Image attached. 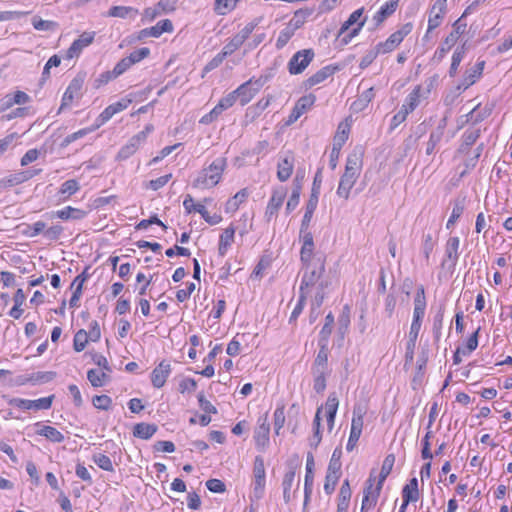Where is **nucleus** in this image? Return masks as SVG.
Returning a JSON list of instances; mask_svg holds the SVG:
<instances>
[{"instance_id":"14","label":"nucleus","mask_w":512,"mask_h":512,"mask_svg":"<svg viewBox=\"0 0 512 512\" xmlns=\"http://www.w3.org/2000/svg\"><path fill=\"white\" fill-rule=\"evenodd\" d=\"M412 29L411 24L404 25L401 29L392 33L385 42L377 44L378 52L385 54L394 50Z\"/></svg>"},{"instance_id":"45","label":"nucleus","mask_w":512,"mask_h":512,"mask_svg":"<svg viewBox=\"0 0 512 512\" xmlns=\"http://www.w3.org/2000/svg\"><path fill=\"white\" fill-rule=\"evenodd\" d=\"M295 481V471L289 470L285 473L283 481H282V487H283V499L285 503L290 502L291 500V490L294 485Z\"/></svg>"},{"instance_id":"36","label":"nucleus","mask_w":512,"mask_h":512,"mask_svg":"<svg viewBox=\"0 0 512 512\" xmlns=\"http://www.w3.org/2000/svg\"><path fill=\"white\" fill-rule=\"evenodd\" d=\"M312 14V10L310 9H300L294 13V16L291 18L287 26L296 32L299 28H301L306 19Z\"/></svg>"},{"instance_id":"61","label":"nucleus","mask_w":512,"mask_h":512,"mask_svg":"<svg viewBox=\"0 0 512 512\" xmlns=\"http://www.w3.org/2000/svg\"><path fill=\"white\" fill-rule=\"evenodd\" d=\"M274 418V429L277 435L280 434V430L285 424V409L283 406L277 407L273 414Z\"/></svg>"},{"instance_id":"47","label":"nucleus","mask_w":512,"mask_h":512,"mask_svg":"<svg viewBox=\"0 0 512 512\" xmlns=\"http://www.w3.org/2000/svg\"><path fill=\"white\" fill-rule=\"evenodd\" d=\"M314 456L311 452L307 454L306 474L304 479V488L313 489L314 483Z\"/></svg>"},{"instance_id":"35","label":"nucleus","mask_w":512,"mask_h":512,"mask_svg":"<svg viewBox=\"0 0 512 512\" xmlns=\"http://www.w3.org/2000/svg\"><path fill=\"white\" fill-rule=\"evenodd\" d=\"M395 463V456L394 454H388L385 459L383 460L381 470L379 475L376 477V482L379 484V486H383L386 478L389 476V474L392 471V468Z\"/></svg>"},{"instance_id":"21","label":"nucleus","mask_w":512,"mask_h":512,"mask_svg":"<svg viewBox=\"0 0 512 512\" xmlns=\"http://www.w3.org/2000/svg\"><path fill=\"white\" fill-rule=\"evenodd\" d=\"M460 239L457 236L450 237L445 246V259L443 265L454 268L459 258Z\"/></svg>"},{"instance_id":"5","label":"nucleus","mask_w":512,"mask_h":512,"mask_svg":"<svg viewBox=\"0 0 512 512\" xmlns=\"http://www.w3.org/2000/svg\"><path fill=\"white\" fill-rule=\"evenodd\" d=\"M267 76H260L259 78H251L245 83L241 84L237 89L231 92L234 95L235 101L239 99L242 106L248 104L253 97L260 91V89L267 82Z\"/></svg>"},{"instance_id":"6","label":"nucleus","mask_w":512,"mask_h":512,"mask_svg":"<svg viewBox=\"0 0 512 512\" xmlns=\"http://www.w3.org/2000/svg\"><path fill=\"white\" fill-rule=\"evenodd\" d=\"M154 131L153 124H147L144 129L134 136L120 148L117 153L118 160H126L136 153V151L146 142L148 136Z\"/></svg>"},{"instance_id":"31","label":"nucleus","mask_w":512,"mask_h":512,"mask_svg":"<svg viewBox=\"0 0 512 512\" xmlns=\"http://www.w3.org/2000/svg\"><path fill=\"white\" fill-rule=\"evenodd\" d=\"M422 97V87L417 85L406 97L405 103L402 108L406 109L407 112L411 113L420 104V98Z\"/></svg>"},{"instance_id":"3","label":"nucleus","mask_w":512,"mask_h":512,"mask_svg":"<svg viewBox=\"0 0 512 512\" xmlns=\"http://www.w3.org/2000/svg\"><path fill=\"white\" fill-rule=\"evenodd\" d=\"M226 166V158H216L208 167L203 168L197 174L193 181V187L199 189H211L215 187L221 181Z\"/></svg>"},{"instance_id":"13","label":"nucleus","mask_w":512,"mask_h":512,"mask_svg":"<svg viewBox=\"0 0 512 512\" xmlns=\"http://www.w3.org/2000/svg\"><path fill=\"white\" fill-rule=\"evenodd\" d=\"M96 33L94 31H85L79 38L74 40L70 47L67 49L64 58L71 60L79 57L82 51L93 43Z\"/></svg>"},{"instance_id":"18","label":"nucleus","mask_w":512,"mask_h":512,"mask_svg":"<svg viewBox=\"0 0 512 512\" xmlns=\"http://www.w3.org/2000/svg\"><path fill=\"white\" fill-rule=\"evenodd\" d=\"M294 169V155L291 152H285L279 157L277 164V178L281 182L287 181Z\"/></svg>"},{"instance_id":"49","label":"nucleus","mask_w":512,"mask_h":512,"mask_svg":"<svg viewBox=\"0 0 512 512\" xmlns=\"http://www.w3.org/2000/svg\"><path fill=\"white\" fill-rule=\"evenodd\" d=\"M234 95L229 93L225 97L221 98L218 104L211 110V114L218 117L223 111L232 107L235 104Z\"/></svg>"},{"instance_id":"9","label":"nucleus","mask_w":512,"mask_h":512,"mask_svg":"<svg viewBox=\"0 0 512 512\" xmlns=\"http://www.w3.org/2000/svg\"><path fill=\"white\" fill-rule=\"evenodd\" d=\"M314 51L312 49H303L297 51L288 62V71L291 75L302 73L314 59Z\"/></svg>"},{"instance_id":"11","label":"nucleus","mask_w":512,"mask_h":512,"mask_svg":"<svg viewBox=\"0 0 512 512\" xmlns=\"http://www.w3.org/2000/svg\"><path fill=\"white\" fill-rule=\"evenodd\" d=\"M54 395L42 397L36 400L13 398L10 400V405L22 410H48L53 403Z\"/></svg>"},{"instance_id":"8","label":"nucleus","mask_w":512,"mask_h":512,"mask_svg":"<svg viewBox=\"0 0 512 512\" xmlns=\"http://www.w3.org/2000/svg\"><path fill=\"white\" fill-rule=\"evenodd\" d=\"M467 24L462 21V17L456 20L452 25L451 33L444 39L442 45L434 53V59L441 61L447 52L456 44L458 38L465 32Z\"/></svg>"},{"instance_id":"19","label":"nucleus","mask_w":512,"mask_h":512,"mask_svg":"<svg viewBox=\"0 0 512 512\" xmlns=\"http://www.w3.org/2000/svg\"><path fill=\"white\" fill-rule=\"evenodd\" d=\"M315 101L316 97L313 94H308L298 99L289 116V122H295L298 120L304 113L312 108Z\"/></svg>"},{"instance_id":"51","label":"nucleus","mask_w":512,"mask_h":512,"mask_svg":"<svg viewBox=\"0 0 512 512\" xmlns=\"http://www.w3.org/2000/svg\"><path fill=\"white\" fill-rule=\"evenodd\" d=\"M341 456L342 449L340 447L335 448L329 461L328 472L341 474Z\"/></svg>"},{"instance_id":"63","label":"nucleus","mask_w":512,"mask_h":512,"mask_svg":"<svg viewBox=\"0 0 512 512\" xmlns=\"http://www.w3.org/2000/svg\"><path fill=\"white\" fill-rule=\"evenodd\" d=\"M339 478L340 475L327 471L324 483V491L326 494L330 495L334 492Z\"/></svg>"},{"instance_id":"2","label":"nucleus","mask_w":512,"mask_h":512,"mask_svg":"<svg viewBox=\"0 0 512 512\" xmlns=\"http://www.w3.org/2000/svg\"><path fill=\"white\" fill-rule=\"evenodd\" d=\"M362 170V159L358 153H351L348 155L345 165V171L340 178L337 188V195L340 198L347 200L350 196V191L355 185Z\"/></svg>"},{"instance_id":"56","label":"nucleus","mask_w":512,"mask_h":512,"mask_svg":"<svg viewBox=\"0 0 512 512\" xmlns=\"http://www.w3.org/2000/svg\"><path fill=\"white\" fill-rule=\"evenodd\" d=\"M338 406H339V400H338L336 393H330L324 406H321L320 408H322V412L323 411L325 412V415H329V414L336 415Z\"/></svg>"},{"instance_id":"7","label":"nucleus","mask_w":512,"mask_h":512,"mask_svg":"<svg viewBox=\"0 0 512 512\" xmlns=\"http://www.w3.org/2000/svg\"><path fill=\"white\" fill-rule=\"evenodd\" d=\"M376 482L375 470L370 472L363 490V499L360 512H369L375 508L383 486Z\"/></svg>"},{"instance_id":"48","label":"nucleus","mask_w":512,"mask_h":512,"mask_svg":"<svg viewBox=\"0 0 512 512\" xmlns=\"http://www.w3.org/2000/svg\"><path fill=\"white\" fill-rule=\"evenodd\" d=\"M33 28L37 31H50L53 32L57 30L58 23L51 20H43L38 16H34L32 18Z\"/></svg>"},{"instance_id":"43","label":"nucleus","mask_w":512,"mask_h":512,"mask_svg":"<svg viewBox=\"0 0 512 512\" xmlns=\"http://www.w3.org/2000/svg\"><path fill=\"white\" fill-rule=\"evenodd\" d=\"M26 175H22L21 171H17L11 173L0 179V189H7L13 186L20 185L24 183V177Z\"/></svg>"},{"instance_id":"41","label":"nucleus","mask_w":512,"mask_h":512,"mask_svg":"<svg viewBox=\"0 0 512 512\" xmlns=\"http://www.w3.org/2000/svg\"><path fill=\"white\" fill-rule=\"evenodd\" d=\"M485 62L481 61L478 62L472 67L470 70L466 72V75L464 77L463 85L467 88L470 85L474 84L476 79H478L484 69Z\"/></svg>"},{"instance_id":"34","label":"nucleus","mask_w":512,"mask_h":512,"mask_svg":"<svg viewBox=\"0 0 512 512\" xmlns=\"http://www.w3.org/2000/svg\"><path fill=\"white\" fill-rule=\"evenodd\" d=\"M418 498V480L414 477L403 487L402 499H406V502H416Z\"/></svg>"},{"instance_id":"64","label":"nucleus","mask_w":512,"mask_h":512,"mask_svg":"<svg viewBox=\"0 0 512 512\" xmlns=\"http://www.w3.org/2000/svg\"><path fill=\"white\" fill-rule=\"evenodd\" d=\"M243 45V42L234 35L223 47L222 52L226 54V56H230L235 51H237L241 46Z\"/></svg>"},{"instance_id":"58","label":"nucleus","mask_w":512,"mask_h":512,"mask_svg":"<svg viewBox=\"0 0 512 512\" xmlns=\"http://www.w3.org/2000/svg\"><path fill=\"white\" fill-rule=\"evenodd\" d=\"M295 32L290 29L287 25L279 32L276 40V48L282 49L286 46L289 40L294 36Z\"/></svg>"},{"instance_id":"59","label":"nucleus","mask_w":512,"mask_h":512,"mask_svg":"<svg viewBox=\"0 0 512 512\" xmlns=\"http://www.w3.org/2000/svg\"><path fill=\"white\" fill-rule=\"evenodd\" d=\"M261 22V18H257L249 23H247L244 28L240 30L239 33L236 34V36L244 43L249 36L252 34L254 29L258 26V24Z\"/></svg>"},{"instance_id":"39","label":"nucleus","mask_w":512,"mask_h":512,"mask_svg":"<svg viewBox=\"0 0 512 512\" xmlns=\"http://www.w3.org/2000/svg\"><path fill=\"white\" fill-rule=\"evenodd\" d=\"M87 379L93 387H102L108 382L109 375L102 370L90 369L87 372Z\"/></svg>"},{"instance_id":"17","label":"nucleus","mask_w":512,"mask_h":512,"mask_svg":"<svg viewBox=\"0 0 512 512\" xmlns=\"http://www.w3.org/2000/svg\"><path fill=\"white\" fill-rule=\"evenodd\" d=\"M447 10V0H436L430 9L427 34L439 27Z\"/></svg>"},{"instance_id":"38","label":"nucleus","mask_w":512,"mask_h":512,"mask_svg":"<svg viewBox=\"0 0 512 512\" xmlns=\"http://www.w3.org/2000/svg\"><path fill=\"white\" fill-rule=\"evenodd\" d=\"M426 297L425 289L423 285L418 286L415 297H414V309L413 314L425 315L426 310Z\"/></svg>"},{"instance_id":"20","label":"nucleus","mask_w":512,"mask_h":512,"mask_svg":"<svg viewBox=\"0 0 512 512\" xmlns=\"http://www.w3.org/2000/svg\"><path fill=\"white\" fill-rule=\"evenodd\" d=\"M481 136V129L480 128H468L464 131V133L461 136V142L458 147L457 153L458 154H468L469 149L477 142V140Z\"/></svg>"},{"instance_id":"12","label":"nucleus","mask_w":512,"mask_h":512,"mask_svg":"<svg viewBox=\"0 0 512 512\" xmlns=\"http://www.w3.org/2000/svg\"><path fill=\"white\" fill-rule=\"evenodd\" d=\"M363 415L364 412L361 408H354L353 417L351 421L350 435L346 445V450L351 452L357 445L358 440L362 434L363 429Z\"/></svg>"},{"instance_id":"29","label":"nucleus","mask_w":512,"mask_h":512,"mask_svg":"<svg viewBox=\"0 0 512 512\" xmlns=\"http://www.w3.org/2000/svg\"><path fill=\"white\" fill-rule=\"evenodd\" d=\"M249 191L247 188H243L238 191L233 197L227 200L225 204V212L233 214L235 213L241 204L246 202L249 197Z\"/></svg>"},{"instance_id":"27","label":"nucleus","mask_w":512,"mask_h":512,"mask_svg":"<svg viewBox=\"0 0 512 512\" xmlns=\"http://www.w3.org/2000/svg\"><path fill=\"white\" fill-rule=\"evenodd\" d=\"M270 424L267 421V417L263 419L262 423H259L254 433L255 445L258 449H264L269 443Z\"/></svg>"},{"instance_id":"60","label":"nucleus","mask_w":512,"mask_h":512,"mask_svg":"<svg viewBox=\"0 0 512 512\" xmlns=\"http://www.w3.org/2000/svg\"><path fill=\"white\" fill-rule=\"evenodd\" d=\"M314 375L313 388L317 393H322L326 388V371H312Z\"/></svg>"},{"instance_id":"44","label":"nucleus","mask_w":512,"mask_h":512,"mask_svg":"<svg viewBox=\"0 0 512 512\" xmlns=\"http://www.w3.org/2000/svg\"><path fill=\"white\" fill-rule=\"evenodd\" d=\"M239 0H215L214 11L217 15H227L236 8Z\"/></svg>"},{"instance_id":"52","label":"nucleus","mask_w":512,"mask_h":512,"mask_svg":"<svg viewBox=\"0 0 512 512\" xmlns=\"http://www.w3.org/2000/svg\"><path fill=\"white\" fill-rule=\"evenodd\" d=\"M131 13L136 15L138 10L130 6H112L108 11V16L125 19Z\"/></svg>"},{"instance_id":"4","label":"nucleus","mask_w":512,"mask_h":512,"mask_svg":"<svg viewBox=\"0 0 512 512\" xmlns=\"http://www.w3.org/2000/svg\"><path fill=\"white\" fill-rule=\"evenodd\" d=\"M364 8L361 7L350 14L348 19L342 24L338 37L341 38V43L347 45L354 37H356L365 25L366 17H363Z\"/></svg>"},{"instance_id":"46","label":"nucleus","mask_w":512,"mask_h":512,"mask_svg":"<svg viewBox=\"0 0 512 512\" xmlns=\"http://www.w3.org/2000/svg\"><path fill=\"white\" fill-rule=\"evenodd\" d=\"M328 364V350L325 345H322L315 358L312 371H327Z\"/></svg>"},{"instance_id":"37","label":"nucleus","mask_w":512,"mask_h":512,"mask_svg":"<svg viewBox=\"0 0 512 512\" xmlns=\"http://www.w3.org/2000/svg\"><path fill=\"white\" fill-rule=\"evenodd\" d=\"M321 413L322 408H318L315 414V418L313 420V430L314 433L312 437L309 439V446L312 449H316L322 440L321 432H320V421H321Z\"/></svg>"},{"instance_id":"30","label":"nucleus","mask_w":512,"mask_h":512,"mask_svg":"<svg viewBox=\"0 0 512 512\" xmlns=\"http://www.w3.org/2000/svg\"><path fill=\"white\" fill-rule=\"evenodd\" d=\"M399 0H389L384 3L373 16L376 25H380L387 17L392 15L398 6Z\"/></svg>"},{"instance_id":"22","label":"nucleus","mask_w":512,"mask_h":512,"mask_svg":"<svg viewBox=\"0 0 512 512\" xmlns=\"http://www.w3.org/2000/svg\"><path fill=\"white\" fill-rule=\"evenodd\" d=\"M171 373V365L167 361H161L151 373V382L155 388L164 386Z\"/></svg>"},{"instance_id":"24","label":"nucleus","mask_w":512,"mask_h":512,"mask_svg":"<svg viewBox=\"0 0 512 512\" xmlns=\"http://www.w3.org/2000/svg\"><path fill=\"white\" fill-rule=\"evenodd\" d=\"M336 70L337 67H333L331 65L322 67L320 70L315 72L313 75H311L304 81L305 89H311L312 87L324 82L329 77H332Z\"/></svg>"},{"instance_id":"50","label":"nucleus","mask_w":512,"mask_h":512,"mask_svg":"<svg viewBox=\"0 0 512 512\" xmlns=\"http://www.w3.org/2000/svg\"><path fill=\"white\" fill-rule=\"evenodd\" d=\"M465 209L464 200L457 199L454 201L451 215L446 223V228L450 229L456 221L461 217Z\"/></svg>"},{"instance_id":"25","label":"nucleus","mask_w":512,"mask_h":512,"mask_svg":"<svg viewBox=\"0 0 512 512\" xmlns=\"http://www.w3.org/2000/svg\"><path fill=\"white\" fill-rule=\"evenodd\" d=\"M36 434L45 437L53 443H61L64 441V435L53 426L44 425L42 422L34 424Z\"/></svg>"},{"instance_id":"54","label":"nucleus","mask_w":512,"mask_h":512,"mask_svg":"<svg viewBox=\"0 0 512 512\" xmlns=\"http://www.w3.org/2000/svg\"><path fill=\"white\" fill-rule=\"evenodd\" d=\"M465 56L464 46L457 47L452 55L451 66L449 69V75L454 77L457 73L458 67Z\"/></svg>"},{"instance_id":"42","label":"nucleus","mask_w":512,"mask_h":512,"mask_svg":"<svg viewBox=\"0 0 512 512\" xmlns=\"http://www.w3.org/2000/svg\"><path fill=\"white\" fill-rule=\"evenodd\" d=\"M150 37L158 38L165 32L173 31V24L169 19L160 20L156 25L149 27Z\"/></svg>"},{"instance_id":"1","label":"nucleus","mask_w":512,"mask_h":512,"mask_svg":"<svg viewBox=\"0 0 512 512\" xmlns=\"http://www.w3.org/2000/svg\"><path fill=\"white\" fill-rule=\"evenodd\" d=\"M324 272L325 259L323 257L315 259V263L302 265L299 294L308 297L314 292L312 298V312L321 307L325 298L324 290L328 286V281L323 278Z\"/></svg>"},{"instance_id":"26","label":"nucleus","mask_w":512,"mask_h":512,"mask_svg":"<svg viewBox=\"0 0 512 512\" xmlns=\"http://www.w3.org/2000/svg\"><path fill=\"white\" fill-rule=\"evenodd\" d=\"M86 215H87V212L82 209L75 208L72 206H66L63 209L52 212L51 218H59L61 220H65V221L81 220V219H84L86 217Z\"/></svg>"},{"instance_id":"32","label":"nucleus","mask_w":512,"mask_h":512,"mask_svg":"<svg viewBox=\"0 0 512 512\" xmlns=\"http://www.w3.org/2000/svg\"><path fill=\"white\" fill-rule=\"evenodd\" d=\"M157 431V426L155 424L149 423H138L134 426L133 435L140 439H150Z\"/></svg>"},{"instance_id":"16","label":"nucleus","mask_w":512,"mask_h":512,"mask_svg":"<svg viewBox=\"0 0 512 512\" xmlns=\"http://www.w3.org/2000/svg\"><path fill=\"white\" fill-rule=\"evenodd\" d=\"M286 195L287 190L283 186L277 187L273 190L272 196L265 210V218L267 221H271V219L277 215L279 209L283 205Z\"/></svg>"},{"instance_id":"55","label":"nucleus","mask_w":512,"mask_h":512,"mask_svg":"<svg viewBox=\"0 0 512 512\" xmlns=\"http://www.w3.org/2000/svg\"><path fill=\"white\" fill-rule=\"evenodd\" d=\"M93 462L102 470L112 472L114 471V466L111 459L102 453H95L92 456Z\"/></svg>"},{"instance_id":"23","label":"nucleus","mask_w":512,"mask_h":512,"mask_svg":"<svg viewBox=\"0 0 512 512\" xmlns=\"http://www.w3.org/2000/svg\"><path fill=\"white\" fill-rule=\"evenodd\" d=\"M82 80L80 79H73L68 87L66 88L63 96H62V100H61V105H60V111L61 110H64L65 108L69 107L71 105V103L73 102V100L77 97H79L80 95V91L82 89Z\"/></svg>"},{"instance_id":"33","label":"nucleus","mask_w":512,"mask_h":512,"mask_svg":"<svg viewBox=\"0 0 512 512\" xmlns=\"http://www.w3.org/2000/svg\"><path fill=\"white\" fill-rule=\"evenodd\" d=\"M80 189L79 182L75 179H69L63 182L59 189V195L61 201H67L72 195L77 193Z\"/></svg>"},{"instance_id":"62","label":"nucleus","mask_w":512,"mask_h":512,"mask_svg":"<svg viewBox=\"0 0 512 512\" xmlns=\"http://www.w3.org/2000/svg\"><path fill=\"white\" fill-rule=\"evenodd\" d=\"M93 406L99 410H109L112 406V399L108 395H96L92 399Z\"/></svg>"},{"instance_id":"15","label":"nucleus","mask_w":512,"mask_h":512,"mask_svg":"<svg viewBox=\"0 0 512 512\" xmlns=\"http://www.w3.org/2000/svg\"><path fill=\"white\" fill-rule=\"evenodd\" d=\"M132 103L131 98H121L119 101L108 105L97 117L96 127H100L108 122L115 114L122 112L127 109Z\"/></svg>"},{"instance_id":"10","label":"nucleus","mask_w":512,"mask_h":512,"mask_svg":"<svg viewBox=\"0 0 512 512\" xmlns=\"http://www.w3.org/2000/svg\"><path fill=\"white\" fill-rule=\"evenodd\" d=\"M253 476V497L255 498V500H259L263 496L266 484L264 460L261 456L255 457Z\"/></svg>"},{"instance_id":"57","label":"nucleus","mask_w":512,"mask_h":512,"mask_svg":"<svg viewBox=\"0 0 512 512\" xmlns=\"http://www.w3.org/2000/svg\"><path fill=\"white\" fill-rule=\"evenodd\" d=\"M88 334L85 330L81 329L76 332L73 339V347L76 352H81L85 349L88 342Z\"/></svg>"},{"instance_id":"40","label":"nucleus","mask_w":512,"mask_h":512,"mask_svg":"<svg viewBox=\"0 0 512 512\" xmlns=\"http://www.w3.org/2000/svg\"><path fill=\"white\" fill-rule=\"evenodd\" d=\"M349 133H350V124L347 121H343V122L339 123V125L337 127L336 134L334 136L333 145H336L337 147L342 148V146L348 140Z\"/></svg>"},{"instance_id":"53","label":"nucleus","mask_w":512,"mask_h":512,"mask_svg":"<svg viewBox=\"0 0 512 512\" xmlns=\"http://www.w3.org/2000/svg\"><path fill=\"white\" fill-rule=\"evenodd\" d=\"M317 258L318 257H314V244H302L300 251V260L302 265L315 263V259Z\"/></svg>"},{"instance_id":"28","label":"nucleus","mask_w":512,"mask_h":512,"mask_svg":"<svg viewBox=\"0 0 512 512\" xmlns=\"http://www.w3.org/2000/svg\"><path fill=\"white\" fill-rule=\"evenodd\" d=\"M234 239L235 228L232 225H230L222 232V234L219 237L218 254L221 257H224L227 254L229 248L234 243Z\"/></svg>"}]
</instances>
